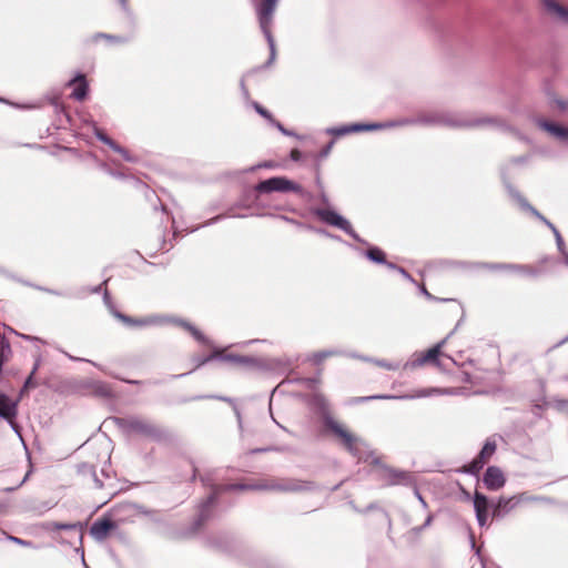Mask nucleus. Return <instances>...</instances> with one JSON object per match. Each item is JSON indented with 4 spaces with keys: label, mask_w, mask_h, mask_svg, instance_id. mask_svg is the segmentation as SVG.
I'll return each mask as SVG.
<instances>
[{
    "label": "nucleus",
    "mask_w": 568,
    "mask_h": 568,
    "mask_svg": "<svg viewBox=\"0 0 568 568\" xmlns=\"http://www.w3.org/2000/svg\"><path fill=\"white\" fill-rule=\"evenodd\" d=\"M17 405L11 402L9 397L0 395V415L4 418H12L16 416Z\"/></svg>",
    "instance_id": "10"
},
{
    "label": "nucleus",
    "mask_w": 568,
    "mask_h": 568,
    "mask_svg": "<svg viewBox=\"0 0 568 568\" xmlns=\"http://www.w3.org/2000/svg\"><path fill=\"white\" fill-rule=\"evenodd\" d=\"M540 126L545 131H547L549 134H551L558 139H561V140L568 139V128H565V126H561V125H558L555 123H547V122H541Z\"/></svg>",
    "instance_id": "11"
},
{
    "label": "nucleus",
    "mask_w": 568,
    "mask_h": 568,
    "mask_svg": "<svg viewBox=\"0 0 568 568\" xmlns=\"http://www.w3.org/2000/svg\"><path fill=\"white\" fill-rule=\"evenodd\" d=\"M318 216L324 222H326L331 225L337 226V227L344 230L345 232L349 233L352 231L349 222L334 211H331V210L318 211Z\"/></svg>",
    "instance_id": "7"
},
{
    "label": "nucleus",
    "mask_w": 568,
    "mask_h": 568,
    "mask_svg": "<svg viewBox=\"0 0 568 568\" xmlns=\"http://www.w3.org/2000/svg\"><path fill=\"white\" fill-rule=\"evenodd\" d=\"M116 525L109 518H102L93 523L90 528V534L97 540H103L108 537V535L114 530Z\"/></svg>",
    "instance_id": "5"
},
{
    "label": "nucleus",
    "mask_w": 568,
    "mask_h": 568,
    "mask_svg": "<svg viewBox=\"0 0 568 568\" xmlns=\"http://www.w3.org/2000/svg\"><path fill=\"white\" fill-rule=\"evenodd\" d=\"M376 398L385 399V398H389V397L388 396H377Z\"/></svg>",
    "instance_id": "27"
},
{
    "label": "nucleus",
    "mask_w": 568,
    "mask_h": 568,
    "mask_svg": "<svg viewBox=\"0 0 568 568\" xmlns=\"http://www.w3.org/2000/svg\"><path fill=\"white\" fill-rule=\"evenodd\" d=\"M277 0H264L258 9V17H260V23L264 31V33L267 37V40L271 44L272 50H274L273 39L271 37L268 26L272 20V14L275 9Z\"/></svg>",
    "instance_id": "2"
},
{
    "label": "nucleus",
    "mask_w": 568,
    "mask_h": 568,
    "mask_svg": "<svg viewBox=\"0 0 568 568\" xmlns=\"http://www.w3.org/2000/svg\"><path fill=\"white\" fill-rule=\"evenodd\" d=\"M440 347L442 345L438 344L434 347H432L430 349H428L424 355L423 357L419 359V364H426V363H435L439 355H440Z\"/></svg>",
    "instance_id": "13"
},
{
    "label": "nucleus",
    "mask_w": 568,
    "mask_h": 568,
    "mask_svg": "<svg viewBox=\"0 0 568 568\" xmlns=\"http://www.w3.org/2000/svg\"><path fill=\"white\" fill-rule=\"evenodd\" d=\"M291 155H292V158H293L294 160H297V159H298V156H300V153H298V151H297V150H293Z\"/></svg>",
    "instance_id": "22"
},
{
    "label": "nucleus",
    "mask_w": 568,
    "mask_h": 568,
    "mask_svg": "<svg viewBox=\"0 0 568 568\" xmlns=\"http://www.w3.org/2000/svg\"><path fill=\"white\" fill-rule=\"evenodd\" d=\"M508 501H505L504 499H499L495 510H494V516H499L500 515V509L501 507H504Z\"/></svg>",
    "instance_id": "18"
},
{
    "label": "nucleus",
    "mask_w": 568,
    "mask_h": 568,
    "mask_svg": "<svg viewBox=\"0 0 568 568\" xmlns=\"http://www.w3.org/2000/svg\"><path fill=\"white\" fill-rule=\"evenodd\" d=\"M367 256L377 263H382L385 260V254L379 248H372L367 252Z\"/></svg>",
    "instance_id": "16"
},
{
    "label": "nucleus",
    "mask_w": 568,
    "mask_h": 568,
    "mask_svg": "<svg viewBox=\"0 0 568 568\" xmlns=\"http://www.w3.org/2000/svg\"><path fill=\"white\" fill-rule=\"evenodd\" d=\"M256 111H257L261 115H263V116H265V118H270V114L267 113V111H265V110H264L263 108H261L260 105H256Z\"/></svg>",
    "instance_id": "19"
},
{
    "label": "nucleus",
    "mask_w": 568,
    "mask_h": 568,
    "mask_svg": "<svg viewBox=\"0 0 568 568\" xmlns=\"http://www.w3.org/2000/svg\"><path fill=\"white\" fill-rule=\"evenodd\" d=\"M484 484L490 490H498L505 485L503 471L497 467H488L484 475Z\"/></svg>",
    "instance_id": "4"
},
{
    "label": "nucleus",
    "mask_w": 568,
    "mask_h": 568,
    "mask_svg": "<svg viewBox=\"0 0 568 568\" xmlns=\"http://www.w3.org/2000/svg\"><path fill=\"white\" fill-rule=\"evenodd\" d=\"M332 353L331 352H323V353H317V354H314V358L317 363L322 362L323 359H325L327 356H331Z\"/></svg>",
    "instance_id": "17"
},
{
    "label": "nucleus",
    "mask_w": 568,
    "mask_h": 568,
    "mask_svg": "<svg viewBox=\"0 0 568 568\" xmlns=\"http://www.w3.org/2000/svg\"><path fill=\"white\" fill-rule=\"evenodd\" d=\"M554 231H555V233H556L557 239H558V240H560V235H559V233H558L555 229H554Z\"/></svg>",
    "instance_id": "26"
},
{
    "label": "nucleus",
    "mask_w": 568,
    "mask_h": 568,
    "mask_svg": "<svg viewBox=\"0 0 568 568\" xmlns=\"http://www.w3.org/2000/svg\"><path fill=\"white\" fill-rule=\"evenodd\" d=\"M378 364H379V365H382V366H385V367H387V368H393L390 365H385V364H383V363H378Z\"/></svg>",
    "instance_id": "25"
},
{
    "label": "nucleus",
    "mask_w": 568,
    "mask_h": 568,
    "mask_svg": "<svg viewBox=\"0 0 568 568\" xmlns=\"http://www.w3.org/2000/svg\"><path fill=\"white\" fill-rule=\"evenodd\" d=\"M22 337L26 338V339H36L34 337H31V336H28V335H23Z\"/></svg>",
    "instance_id": "24"
},
{
    "label": "nucleus",
    "mask_w": 568,
    "mask_h": 568,
    "mask_svg": "<svg viewBox=\"0 0 568 568\" xmlns=\"http://www.w3.org/2000/svg\"><path fill=\"white\" fill-rule=\"evenodd\" d=\"M474 507L476 511V517L478 520V524L480 526H485L488 520V508L489 503L485 495L481 493L476 491L474 496Z\"/></svg>",
    "instance_id": "6"
},
{
    "label": "nucleus",
    "mask_w": 568,
    "mask_h": 568,
    "mask_svg": "<svg viewBox=\"0 0 568 568\" xmlns=\"http://www.w3.org/2000/svg\"><path fill=\"white\" fill-rule=\"evenodd\" d=\"M193 336L197 339H202V335L194 328L191 329Z\"/></svg>",
    "instance_id": "20"
},
{
    "label": "nucleus",
    "mask_w": 568,
    "mask_h": 568,
    "mask_svg": "<svg viewBox=\"0 0 568 568\" xmlns=\"http://www.w3.org/2000/svg\"><path fill=\"white\" fill-rule=\"evenodd\" d=\"M10 353V346L6 341L4 336L0 334V366L8 359Z\"/></svg>",
    "instance_id": "14"
},
{
    "label": "nucleus",
    "mask_w": 568,
    "mask_h": 568,
    "mask_svg": "<svg viewBox=\"0 0 568 568\" xmlns=\"http://www.w3.org/2000/svg\"><path fill=\"white\" fill-rule=\"evenodd\" d=\"M125 0H122V2H124Z\"/></svg>",
    "instance_id": "28"
},
{
    "label": "nucleus",
    "mask_w": 568,
    "mask_h": 568,
    "mask_svg": "<svg viewBox=\"0 0 568 568\" xmlns=\"http://www.w3.org/2000/svg\"><path fill=\"white\" fill-rule=\"evenodd\" d=\"M256 190L258 192L270 193L274 191L286 192L294 191L298 192L301 190L300 185L294 182L287 180L286 178L276 176L265 181H262L257 184Z\"/></svg>",
    "instance_id": "1"
},
{
    "label": "nucleus",
    "mask_w": 568,
    "mask_h": 568,
    "mask_svg": "<svg viewBox=\"0 0 568 568\" xmlns=\"http://www.w3.org/2000/svg\"><path fill=\"white\" fill-rule=\"evenodd\" d=\"M329 428L338 437H341V439L343 440V443L349 450H353L356 447V445L358 443V438L356 436H354L352 433H349L343 425H341L336 422H331Z\"/></svg>",
    "instance_id": "8"
},
{
    "label": "nucleus",
    "mask_w": 568,
    "mask_h": 568,
    "mask_svg": "<svg viewBox=\"0 0 568 568\" xmlns=\"http://www.w3.org/2000/svg\"><path fill=\"white\" fill-rule=\"evenodd\" d=\"M496 450V444L494 442L488 440L481 452L479 453V456L475 458L467 467V471L471 474L478 473L483 466L487 463V460L494 455Z\"/></svg>",
    "instance_id": "3"
},
{
    "label": "nucleus",
    "mask_w": 568,
    "mask_h": 568,
    "mask_svg": "<svg viewBox=\"0 0 568 568\" xmlns=\"http://www.w3.org/2000/svg\"><path fill=\"white\" fill-rule=\"evenodd\" d=\"M73 87L72 97L77 100H82L87 95V83L84 78L81 75L70 82Z\"/></svg>",
    "instance_id": "12"
},
{
    "label": "nucleus",
    "mask_w": 568,
    "mask_h": 568,
    "mask_svg": "<svg viewBox=\"0 0 568 568\" xmlns=\"http://www.w3.org/2000/svg\"><path fill=\"white\" fill-rule=\"evenodd\" d=\"M32 376H29V378L26 381V384L23 386V390L27 389L31 385Z\"/></svg>",
    "instance_id": "21"
},
{
    "label": "nucleus",
    "mask_w": 568,
    "mask_h": 568,
    "mask_svg": "<svg viewBox=\"0 0 568 568\" xmlns=\"http://www.w3.org/2000/svg\"><path fill=\"white\" fill-rule=\"evenodd\" d=\"M494 268H498L499 266H493ZM503 268H514L515 266H511V265H504L501 266Z\"/></svg>",
    "instance_id": "23"
},
{
    "label": "nucleus",
    "mask_w": 568,
    "mask_h": 568,
    "mask_svg": "<svg viewBox=\"0 0 568 568\" xmlns=\"http://www.w3.org/2000/svg\"><path fill=\"white\" fill-rule=\"evenodd\" d=\"M97 135L98 138L104 142L105 144L110 145L113 150L118 151L119 153H121L122 155L125 156V151L120 148L119 145H116L111 139H109L106 135H104L103 133L101 132H97Z\"/></svg>",
    "instance_id": "15"
},
{
    "label": "nucleus",
    "mask_w": 568,
    "mask_h": 568,
    "mask_svg": "<svg viewBox=\"0 0 568 568\" xmlns=\"http://www.w3.org/2000/svg\"><path fill=\"white\" fill-rule=\"evenodd\" d=\"M547 12L558 19L567 20L568 10L560 6L556 0H544Z\"/></svg>",
    "instance_id": "9"
}]
</instances>
